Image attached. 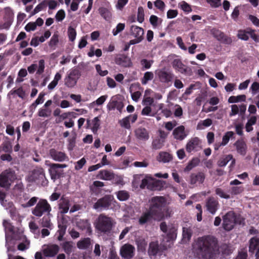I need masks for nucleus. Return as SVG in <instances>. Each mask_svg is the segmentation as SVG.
Returning a JSON list of instances; mask_svg holds the SVG:
<instances>
[{"label":"nucleus","mask_w":259,"mask_h":259,"mask_svg":"<svg viewBox=\"0 0 259 259\" xmlns=\"http://www.w3.org/2000/svg\"><path fill=\"white\" fill-rule=\"evenodd\" d=\"M194 252L199 259H214L219 254L218 239L210 235L198 237L194 246Z\"/></svg>","instance_id":"f257e3e1"},{"label":"nucleus","mask_w":259,"mask_h":259,"mask_svg":"<svg viewBox=\"0 0 259 259\" xmlns=\"http://www.w3.org/2000/svg\"><path fill=\"white\" fill-rule=\"evenodd\" d=\"M95 227L98 233L108 234L111 233L114 226L112 218L104 214L99 215L95 223Z\"/></svg>","instance_id":"f03ea898"},{"label":"nucleus","mask_w":259,"mask_h":259,"mask_svg":"<svg viewBox=\"0 0 259 259\" xmlns=\"http://www.w3.org/2000/svg\"><path fill=\"white\" fill-rule=\"evenodd\" d=\"M165 204V199L162 196H155L151 198L149 210L157 220L163 219V209Z\"/></svg>","instance_id":"7ed1b4c3"},{"label":"nucleus","mask_w":259,"mask_h":259,"mask_svg":"<svg viewBox=\"0 0 259 259\" xmlns=\"http://www.w3.org/2000/svg\"><path fill=\"white\" fill-rule=\"evenodd\" d=\"M114 197L111 195H105L98 199L93 204V207L97 211L107 210L113 208V203L115 202Z\"/></svg>","instance_id":"20e7f679"},{"label":"nucleus","mask_w":259,"mask_h":259,"mask_svg":"<svg viewBox=\"0 0 259 259\" xmlns=\"http://www.w3.org/2000/svg\"><path fill=\"white\" fill-rule=\"evenodd\" d=\"M28 181L42 186H46L48 184V181L45 177V170L41 167H36L34 169L28 177Z\"/></svg>","instance_id":"39448f33"},{"label":"nucleus","mask_w":259,"mask_h":259,"mask_svg":"<svg viewBox=\"0 0 259 259\" xmlns=\"http://www.w3.org/2000/svg\"><path fill=\"white\" fill-rule=\"evenodd\" d=\"M51 210V206L47 200L45 199H40L32 210V213L36 217H40L45 213L50 215Z\"/></svg>","instance_id":"423d86ee"},{"label":"nucleus","mask_w":259,"mask_h":259,"mask_svg":"<svg viewBox=\"0 0 259 259\" xmlns=\"http://www.w3.org/2000/svg\"><path fill=\"white\" fill-rule=\"evenodd\" d=\"M237 223V214L233 211L227 212L223 217V228L227 231L232 230Z\"/></svg>","instance_id":"0eeeda50"},{"label":"nucleus","mask_w":259,"mask_h":259,"mask_svg":"<svg viewBox=\"0 0 259 259\" xmlns=\"http://www.w3.org/2000/svg\"><path fill=\"white\" fill-rule=\"evenodd\" d=\"M163 182L162 181L156 180L150 176H146L142 180L140 188L143 189L147 187L149 189L160 190L163 187Z\"/></svg>","instance_id":"6e6552de"},{"label":"nucleus","mask_w":259,"mask_h":259,"mask_svg":"<svg viewBox=\"0 0 259 259\" xmlns=\"http://www.w3.org/2000/svg\"><path fill=\"white\" fill-rule=\"evenodd\" d=\"M15 179L16 177L13 172L8 170H5L0 174V186L9 189Z\"/></svg>","instance_id":"1a4fd4ad"},{"label":"nucleus","mask_w":259,"mask_h":259,"mask_svg":"<svg viewBox=\"0 0 259 259\" xmlns=\"http://www.w3.org/2000/svg\"><path fill=\"white\" fill-rule=\"evenodd\" d=\"M80 75V72L78 69H72L64 79L65 84L68 88L73 87L76 84Z\"/></svg>","instance_id":"9d476101"},{"label":"nucleus","mask_w":259,"mask_h":259,"mask_svg":"<svg viewBox=\"0 0 259 259\" xmlns=\"http://www.w3.org/2000/svg\"><path fill=\"white\" fill-rule=\"evenodd\" d=\"M49 166V171L51 179L55 181L56 179H59L62 176L63 171L59 169L65 168L67 166V165L66 164L51 163Z\"/></svg>","instance_id":"9b49d317"},{"label":"nucleus","mask_w":259,"mask_h":259,"mask_svg":"<svg viewBox=\"0 0 259 259\" xmlns=\"http://www.w3.org/2000/svg\"><path fill=\"white\" fill-rule=\"evenodd\" d=\"M155 74L161 82L167 84L171 82L174 77V74L170 71L165 68L156 70Z\"/></svg>","instance_id":"f8f14e48"},{"label":"nucleus","mask_w":259,"mask_h":259,"mask_svg":"<svg viewBox=\"0 0 259 259\" xmlns=\"http://www.w3.org/2000/svg\"><path fill=\"white\" fill-rule=\"evenodd\" d=\"M211 33L214 38L222 44L231 45L233 42L231 37L226 35L218 29L213 28L211 30Z\"/></svg>","instance_id":"ddd939ff"},{"label":"nucleus","mask_w":259,"mask_h":259,"mask_svg":"<svg viewBox=\"0 0 259 259\" xmlns=\"http://www.w3.org/2000/svg\"><path fill=\"white\" fill-rule=\"evenodd\" d=\"M135 247L128 243L124 244L120 249V254L124 259H132L135 255Z\"/></svg>","instance_id":"4468645a"},{"label":"nucleus","mask_w":259,"mask_h":259,"mask_svg":"<svg viewBox=\"0 0 259 259\" xmlns=\"http://www.w3.org/2000/svg\"><path fill=\"white\" fill-rule=\"evenodd\" d=\"M134 133L136 139L141 141L146 142L150 138L149 131L142 126L136 128Z\"/></svg>","instance_id":"2eb2a0df"},{"label":"nucleus","mask_w":259,"mask_h":259,"mask_svg":"<svg viewBox=\"0 0 259 259\" xmlns=\"http://www.w3.org/2000/svg\"><path fill=\"white\" fill-rule=\"evenodd\" d=\"M201 149V141L197 137L192 138L189 140L186 146V151L189 153L192 151H198Z\"/></svg>","instance_id":"dca6fc26"},{"label":"nucleus","mask_w":259,"mask_h":259,"mask_svg":"<svg viewBox=\"0 0 259 259\" xmlns=\"http://www.w3.org/2000/svg\"><path fill=\"white\" fill-rule=\"evenodd\" d=\"M207 210L211 214H214L219 207V203L218 200L213 197H209L206 201Z\"/></svg>","instance_id":"f3484780"},{"label":"nucleus","mask_w":259,"mask_h":259,"mask_svg":"<svg viewBox=\"0 0 259 259\" xmlns=\"http://www.w3.org/2000/svg\"><path fill=\"white\" fill-rule=\"evenodd\" d=\"M157 220L155 216L149 210L142 213L139 218L138 222L139 225L143 226L146 224H150L153 220Z\"/></svg>","instance_id":"a211bd4d"},{"label":"nucleus","mask_w":259,"mask_h":259,"mask_svg":"<svg viewBox=\"0 0 259 259\" xmlns=\"http://www.w3.org/2000/svg\"><path fill=\"white\" fill-rule=\"evenodd\" d=\"M49 153L51 157L56 161L63 162L69 159L64 152L57 151L55 149H50Z\"/></svg>","instance_id":"6ab92c4d"},{"label":"nucleus","mask_w":259,"mask_h":259,"mask_svg":"<svg viewBox=\"0 0 259 259\" xmlns=\"http://www.w3.org/2000/svg\"><path fill=\"white\" fill-rule=\"evenodd\" d=\"M59 251V247L57 244L48 245L45 248L42 252L46 257H54Z\"/></svg>","instance_id":"aec40b11"},{"label":"nucleus","mask_w":259,"mask_h":259,"mask_svg":"<svg viewBox=\"0 0 259 259\" xmlns=\"http://www.w3.org/2000/svg\"><path fill=\"white\" fill-rule=\"evenodd\" d=\"M123 107L124 104L122 101H118L113 98H112L107 105L108 110H114L116 108L120 113L122 112Z\"/></svg>","instance_id":"412c9836"},{"label":"nucleus","mask_w":259,"mask_h":259,"mask_svg":"<svg viewBox=\"0 0 259 259\" xmlns=\"http://www.w3.org/2000/svg\"><path fill=\"white\" fill-rule=\"evenodd\" d=\"M205 175L204 172L200 171L197 173H192L190 176V184L195 185L196 184H201L205 180Z\"/></svg>","instance_id":"4be33fe9"},{"label":"nucleus","mask_w":259,"mask_h":259,"mask_svg":"<svg viewBox=\"0 0 259 259\" xmlns=\"http://www.w3.org/2000/svg\"><path fill=\"white\" fill-rule=\"evenodd\" d=\"M77 228L82 231H85L88 235H91L92 230L91 224L88 220H80L76 223Z\"/></svg>","instance_id":"5701e85b"},{"label":"nucleus","mask_w":259,"mask_h":259,"mask_svg":"<svg viewBox=\"0 0 259 259\" xmlns=\"http://www.w3.org/2000/svg\"><path fill=\"white\" fill-rule=\"evenodd\" d=\"M172 135L175 139L179 141L183 140L187 136L185 126L182 125L175 128L173 131Z\"/></svg>","instance_id":"b1692460"},{"label":"nucleus","mask_w":259,"mask_h":259,"mask_svg":"<svg viewBox=\"0 0 259 259\" xmlns=\"http://www.w3.org/2000/svg\"><path fill=\"white\" fill-rule=\"evenodd\" d=\"M234 146L236 147L238 153L242 156L246 155L247 147L243 139L237 140L234 144Z\"/></svg>","instance_id":"393cba45"},{"label":"nucleus","mask_w":259,"mask_h":259,"mask_svg":"<svg viewBox=\"0 0 259 259\" xmlns=\"http://www.w3.org/2000/svg\"><path fill=\"white\" fill-rule=\"evenodd\" d=\"M249 252L252 254L259 252V238L253 237L249 241Z\"/></svg>","instance_id":"a878e982"},{"label":"nucleus","mask_w":259,"mask_h":259,"mask_svg":"<svg viewBox=\"0 0 259 259\" xmlns=\"http://www.w3.org/2000/svg\"><path fill=\"white\" fill-rule=\"evenodd\" d=\"M70 206V200L67 197L63 196L60 200L59 204V208L61 210V212L66 213L68 211Z\"/></svg>","instance_id":"bb28decb"},{"label":"nucleus","mask_w":259,"mask_h":259,"mask_svg":"<svg viewBox=\"0 0 259 259\" xmlns=\"http://www.w3.org/2000/svg\"><path fill=\"white\" fill-rule=\"evenodd\" d=\"M131 35L138 39H143L144 30L142 28L136 25H132L131 27Z\"/></svg>","instance_id":"cd10ccee"},{"label":"nucleus","mask_w":259,"mask_h":259,"mask_svg":"<svg viewBox=\"0 0 259 259\" xmlns=\"http://www.w3.org/2000/svg\"><path fill=\"white\" fill-rule=\"evenodd\" d=\"M97 178L101 180L109 181L114 178V174L108 170H101L97 175Z\"/></svg>","instance_id":"c85d7f7f"},{"label":"nucleus","mask_w":259,"mask_h":259,"mask_svg":"<svg viewBox=\"0 0 259 259\" xmlns=\"http://www.w3.org/2000/svg\"><path fill=\"white\" fill-rule=\"evenodd\" d=\"M230 160H232L231 164L235 163V159L233 158L232 154L225 155L219 159L218 161V165L220 167L225 166Z\"/></svg>","instance_id":"c756f323"},{"label":"nucleus","mask_w":259,"mask_h":259,"mask_svg":"<svg viewBox=\"0 0 259 259\" xmlns=\"http://www.w3.org/2000/svg\"><path fill=\"white\" fill-rule=\"evenodd\" d=\"M159 251V244L157 242H151L148 250V255L151 257L156 256Z\"/></svg>","instance_id":"7c9ffc66"},{"label":"nucleus","mask_w":259,"mask_h":259,"mask_svg":"<svg viewBox=\"0 0 259 259\" xmlns=\"http://www.w3.org/2000/svg\"><path fill=\"white\" fill-rule=\"evenodd\" d=\"M176 70L187 76H191L193 74L192 68L189 66H174Z\"/></svg>","instance_id":"2f4dec72"},{"label":"nucleus","mask_w":259,"mask_h":259,"mask_svg":"<svg viewBox=\"0 0 259 259\" xmlns=\"http://www.w3.org/2000/svg\"><path fill=\"white\" fill-rule=\"evenodd\" d=\"M91 244V239L90 238H84L77 243V246L79 249H85L89 248Z\"/></svg>","instance_id":"473e14b6"},{"label":"nucleus","mask_w":259,"mask_h":259,"mask_svg":"<svg viewBox=\"0 0 259 259\" xmlns=\"http://www.w3.org/2000/svg\"><path fill=\"white\" fill-rule=\"evenodd\" d=\"M220 249L222 254L226 255L231 254L233 251V247L230 244L223 243L219 247Z\"/></svg>","instance_id":"72a5a7b5"},{"label":"nucleus","mask_w":259,"mask_h":259,"mask_svg":"<svg viewBox=\"0 0 259 259\" xmlns=\"http://www.w3.org/2000/svg\"><path fill=\"white\" fill-rule=\"evenodd\" d=\"M118 65H131L132 62L130 58L125 55H120L116 59Z\"/></svg>","instance_id":"f704fd0d"},{"label":"nucleus","mask_w":259,"mask_h":259,"mask_svg":"<svg viewBox=\"0 0 259 259\" xmlns=\"http://www.w3.org/2000/svg\"><path fill=\"white\" fill-rule=\"evenodd\" d=\"M98 10L100 15L106 21H109L111 19L112 14L111 12L107 8L100 7Z\"/></svg>","instance_id":"c9c22d12"},{"label":"nucleus","mask_w":259,"mask_h":259,"mask_svg":"<svg viewBox=\"0 0 259 259\" xmlns=\"http://www.w3.org/2000/svg\"><path fill=\"white\" fill-rule=\"evenodd\" d=\"M172 156L169 153L166 152H161L158 156V160L164 163L168 162L172 160Z\"/></svg>","instance_id":"e433bc0d"},{"label":"nucleus","mask_w":259,"mask_h":259,"mask_svg":"<svg viewBox=\"0 0 259 259\" xmlns=\"http://www.w3.org/2000/svg\"><path fill=\"white\" fill-rule=\"evenodd\" d=\"M200 159L197 157L193 158L184 169L185 171H189L194 167L197 166L200 163Z\"/></svg>","instance_id":"4c0bfd02"},{"label":"nucleus","mask_w":259,"mask_h":259,"mask_svg":"<svg viewBox=\"0 0 259 259\" xmlns=\"http://www.w3.org/2000/svg\"><path fill=\"white\" fill-rule=\"evenodd\" d=\"M193 234V231L190 227H183V239L187 241H189L192 237Z\"/></svg>","instance_id":"58836bf2"},{"label":"nucleus","mask_w":259,"mask_h":259,"mask_svg":"<svg viewBox=\"0 0 259 259\" xmlns=\"http://www.w3.org/2000/svg\"><path fill=\"white\" fill-rule=\"evenodd\" d=\"M164 140L159 138L154 139L152 142V149L154 150L161 149L164 145Z\"/></svg>","instance_id":"ea45409f"},{"label":"nucleus","mask_w":259,"mask_h":259,"mask_svg":"<svg viewBox=\"0 0 259 259\" xmlns=\"http://www.w3.org/2000/svg\"><path fill=\"white\" fill-rule=\"evenodd\" d=\"M73 243L72 241H65L62 244L63 250L66 253L69 255L73 250Z\"/></svg>","instance_id":"a19ab883"},{"label":"nucleus","mask_w":259,"mask_h":259,"mask_svg":"<svg viewBox=\"0 0 259 259\" xmlns=\"http://www.w3.org/2000/svg\"><path fill=\"white\" fill-rule=\"evenodd\" d=\"M245 100L246 96L245 95H241L237 96H232L228 99V102L229 103H234L245 101Z\"/></svg>","instance_id":"79ce46f5"},{"label":"nucleus","mask_w":259,"mask_h":259,"mask_svg":"<svg viewBox=\"0 0 259 259\" xmlns=\"http://www.w3.org/2000/svg\"><path fill=\"white\" fill-rule=\"evenodd\" d=\"M234 135V133L233 132H227L223 137L222 141L220 143V145H222V146L226 145L228 143L230 139L232 138Z\"/></svg>","instance_id":"37998d69"},{"label":"nucleus","mask_w":259,"mask_h":259,"mask_svg":"<svg viewBox=\"0 0 259 259\" xmlns=\"http://www.w3.org/2000/svg\"><path fill=\"white\" fill-rule=\"evenodd\" d=\"M129 193L125 190H120L117 193V198L120 201H125L130 198Z\"/></svg>","instance_id":"c03bdc74"},{"label":"nucleus","mask_w":259,"mask_h":259,"mask_svg":"<svg viewBox=\"0 0 259 259\" xmlns=\"http://www.w3.org/2000/svg\"><path fill=\"white\" fill-rule=\"evenodd\" d=\"M212 123V121L210 118H207L204 120H202L200 121L197 126V129L198 130H202L203 129L204 127H208L210 126Z\"/></svg>","instance_id":"a18cd8bd"},{"label":"nucleus","mask_w":259,"mask_h":259,"mask_svg":"<svg viewBox=\"0 0 259 259\" xmlns=\"http://www.w3.org/2000/svg\"><path fill=\"white\" fill-rule=\"evenodd\" d=\"M47 6V2L46 1H44L40 4H39L33 10V11L31 12V15L33 16L38 13L40 11L45 9Z\"/></svg>","instance_id":"49530a36"},{"label":"nucleus","mask_w":259,"mask_h":259,"mask_svg":"<svg viewBox=\"0 0 259 259\" xmlns=\"http://www.w3.org/2000/svg\"><path fill=\"white\" fill-rule=\"evenodd\" d=\"M149 21L152 26L155 28L161 23L162 20L157 16L152 15L150 17Z\"/></svg>","instance_id":"de8ad7c7"},{"label":"nucleus","mask_w":259,"mask_h":259,"mask_svg":"<svg viewBox=\"0 0 259 259\" xmlns=\"http://www.w3.org/2000/svg\"><path fill=\"white\" fill-rule=\"evenodd\" d=\"M51 113L52 110L49 108H40L38 112V115L40 117H48L51 116Z\"/></svg>","instance_id":"09e8293b"},{"label":"nucleus","mask_w":259,"mask_h":259,"mask_svg":"<svg viewBox=\"0 0 259 259\" xmlns=\"http://www.w3.org/2000/svg\"><path fill=\"white\" fill-rule=\"evenodd\" d=\"M130 122V120H129V117L126 116L119 120V123L121 127L130 130L131 128Z\"/></svg>","instance_id":"8fccbe9b"},{"label":"nucleus","mask_w":259,"mask_h":259,"mask_svg":"<svg viewBox=\"0 0 259 259\" xmlns=\"http://www.w3.org/2000/svg\"><path fill=\"white\" fill-rule=\"evenodd\" d=\"M215 193L221 198L227 199L230 198V195L225 193L222 188H216L215 189Z\"/></svg>","instance_id":"3c124183"},{"label":"nucleus","mask_w":259,"mask_h":259,"mask_svg":"<svg viewBox=\"0 0 259 259\" xmlns=\"http://www.w3.org/2000/svg\"><path fill=\"white\" fill-rule=\"evenodd\" d=\"M154 77V74L152 72H146L145 73L143 78L142 79V83L146 84L148 81L151 80Z\"/></svg>","instance_id":"603ef678"},{"label":"nucleus","mask_w":259,"mask_h":259,"mask_svg":"<svg viewBox=\"0 0 259 259\" xmlns=\"http://www.w3.org/2000/svg\"><path fill=\"white\" fill-rule=\"evenodd\" d=\"M50 215L47 214L45 215L41 220V224L42 227L50 228L51 226V220Z\"/></svg>","instance_id":"864d4df0"},{"label":"nucleus","mask_w":259,"mask_h":259,"mask_svg":"<svg viewBox=\"0 0 259 259\" xmlns=\"http://www.w3.org/2000/svg\"><path fill=\"white\" fill-rule=\"evenodd\" d=\"M58 228L59 230L58 232L59 233V236H58L57 239L59 241H62L66 232V226L59 224L58 225Z\"/></svg>","instance_id":"5fc2aeb1"},{"label":"nucleus","mask_w":259,"mask_h":259,"mask_svg":"<svg viewBox=\"0 0 259 259\" xmlns=\"http://www.w3.org/2000/svg\"><path fill=\"white\" fill-rule=\"evenodd\" d=\"M177 230L175 228H171L169 229L167 234V237L168 241H174L177 238Z\"/></svg>","instance_id":"6e6d98bb"},{"label":"nucleus","mask_w":259,"mask_h":259,"mask_svg":"<svg viewBox=\"0 0 259 259\" xmlns=\"http://www.w3.org/2000/svg\"><path fill=\"white\" fill-rule=\"evenodd\" d=\"M1 147L3 151L6 153H11L12 151V146L10 142L8 141L4 142Z\"/></svg>","instance_id":"4d7b16f0"},{"label":"nucleus","mask_w":259,"mask_h":259,"mask_svg":"<svg viewBox=\"0 0 259 259\" xmlns=\"http://www.w3.org/2000/svg\"><path fill=\"white\" fill-rule=\"evenodd\" d=\"M68 35L69 40L71 41H73L76 36L75 29L71 26H69L68 29Z\"/></svg>","instance_id":"13d9d810"},{"label":"nucleus","mask_w":259,"mask_h":259,"mask_svg":"<svg viewBox=\"0 0 259 259\" xmlns=\"http://www.w3.org/2000/svg\"><path fill=\"white\" fill-rule=\"evenodd\" d=\"M38 199V197H33L27 203L22 204L21 205L23 208L30 207L36 204Z\"/></svg>","instance_id":"bf43d9fd"},{"label":"nucleus","mask_w":259,"mask_h":259,"mask_svg":"<svg viewBox=\"0 0 259 259\" xmlns=\"http://www.w3.org/2000/svg\"><path fill=\"white\" fill-rule=\"evenodd\" d=\"M244 190L242 186H234L231 188L230 192L232 195H238L241 193Z\"/></svg>","instance_id":"052dcab7"},{"label":"nucleus","mask_w":259,"mask_h":259,"mask_svg":"<svg viewBox=\"0 0 259 259\" xmlns=\"http://www.w3.org/2000/svg\"><path fill=\"white\" fill-rule=\"evenodd\" d=\"M137 20L140 23H142L144 20V11L142 7L138 8Z\"/></svg>","instance_id":"680f3d73"},{"label":"nucleus","mask_w":259,"mask_h":259,"mask_svg":"<svg viewBox=\"0 0 259 259\" xmlns=\"http://www.w3.org/2000/svg\"><path fill=\"white\" fill-rule=\"evenodd\" d=\"M125 28V24L124 23H118L116 28L113 29L112 31V33L113 35L115 36L117 35L119 33L121 32Z\"/></svg>","instance_id":"e2e57ef3"},{"label":"nucleus","mask_w":259,"mask_h":259,"mask_svg":"<svg viewBox=\"0 0 259 259\" xmlns=\"http://www.w3.org/2000/svg\"><path fill=\"white\" fill-rule=\"evenodd\" d=\"M247 250L243 248L238 251V254L235 259H247Z\"/></svg>","instance_id":"0e129e2a"},{"label":"nucleus","mask_w":259,"mask_h":259,"mask_svg":"<svg viewBox=\"0 0 259 259\" xmlns=\"http://www.w3.org/2000/svg\"><path fill=\"white\" fill-rule=\"evenodd\" d=\"M180 8L185 12H186L187 13H189L192 11L190 5H189L187 3H186L185 1H183L181 3L180 5Z\"/></svg>","instance_id":"69168bd1"},{"label":"nucleus","mask_w":259,"mask_h":259,"mask_svg":"<svg viewBox=\"0 0 259 259\" xmlns=\"http://www.w3.org/2000/svg\"><path fill=\"white\" fill-rule=\"evenodd\" d=\"M248 31H245V30H239L238 33V37L239 38L244 40H247L249 39Z\"/></svg>","instance_id":"338daca9"},{"label":"nucleus","mask_w":259,"mask_h":259,"mask_svg":"<svg viewBox=\"0 0 259 259\" xmlns=\"http://www.w3.org/2000/svg\"><path fill=\"white\" fill-rule=\"evenodd\" d=\"M65 17V11L61 9L57 12L56 14L55 18L58 21H62Z\"/></svg>","instance_id":"774afa93"}]
</instances>
